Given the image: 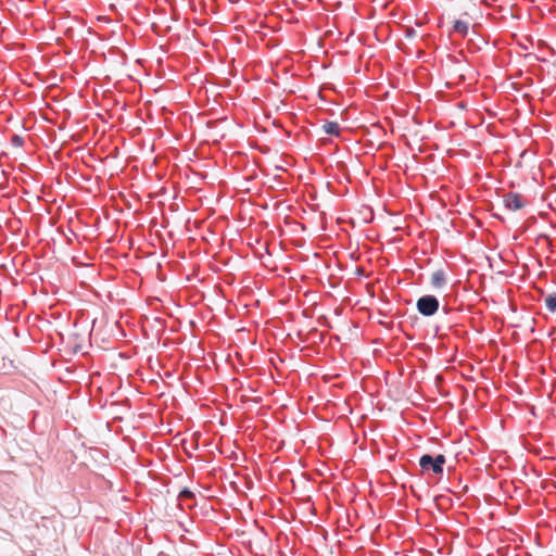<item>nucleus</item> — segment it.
I'll use <instances>...</instances> for the list:
<instances>
[{
	"mask_svg": "<svg viewBox=\"0 0 556 556\" xmlns=\"http://www.w3.org/2000/svg\"><path fill=\"white\" fill-rule=\"evenodd\" d=\"M445 463L446 458L443 454H438L435 456L431 454H424L419 458V466L424 472H433L438 476L443 475Z\"/></svg>",
	"mask_w": 556,
	"mask_h": 556,
	"instance_id": "obj_1",
	"label": "nucleus"
},
{
	"mask_svg": "<svg viewBox=\"0 0 556 556\" xmlns=\"http://www.w3.org/2000/svg\"><path fill=\"white\" fill-rule=\"evenodd\" d=\"M439 308L440 301L433 294H425L420 296L416 302L417 312L425 317L433 316L438 313Z\"/></svg>",
	"mask_w": 556,
	"mask_h": 556,
	"instance_id": "obj_2",
	"label": "nucleus"
},
{
	"mask_svg": "<svg viewBox=\"0 0 556 556\" xmlns=\"http://www.w3.org/2000/svg\"><path fill=\"white\" fill-rule=\"evenodd\" d=\"M504 206L509 211H519L525 207L526 201L523 197L516 192H508L503 197Z\"/></svg>",
	"mask_w": 556,
	"mask_h": 556,
	"instance_id": "obj_3",
	"label": "nucleus"
},
{
	"mask_svg": "<svg viewBox=\"0 0 556 556\" xmlns=\"http://www.w3.org/2000/svg\"><path fill=\"white\" fill-rule=\"evenodd\" d=\"M446 285V274L443 269L435 270L431 276V286L441 289Z\"/></svg>",
	"mask_w": 556,
	"mask_h": 556,
	"instance_id": "obj_4",
	"label": "nucleus"
},
{
	"mask_svg": "<svg viewBox=\"0 0 556 556\" xmlns=\"http://www.w3.org/2000/svg\"><path fill=\"white\" fill-rule=\"evenodd\" d=\"M323 130L325 134L334 136V137H339L341 134L340 125L337 122H330V121L326 122L323 125Z\"/></svg>",
	"mask_w": 556,
	"mask_h": 556,
	"instance_id": "obj_5",
	"label": "nucleus"
},
{
	"mask_svg": "<svg viewBox=\"0 0 556 556\" xmlns=\"http://www.w3.org/2000/svg\"><path fill=\"white\" fill-rule=\"evenodd\" d=\"M453 30L462 35V37H466L468 35L469 24L465 21L457 20L454 22Z\"/></svg>",
	"mask_w": 556,
	"mask_h": 556,
	"instance_id": "obj_6",
	"label": "nucleus"
},
{
	"mask_svg": "<svg viewBox=\"0 0 556 556\" xmlns=\"http://www.w3.org/2000/svg\"><path fill=\"white\" fill-rule=\"evenodd\" d=\"M545 306L551 313L556 312V293L548 294L545 298Z\"/></svg>",
	"mask_w": 556,
	"mask_h": 556,
	"instance_id": "obj_7",
	"label": "nucleus"
},
{
	"mask_svg": "<svg viewBox=\"0 0 556 556\" xmlns=\"http://www.w3.org/2000/svg\"><path fill=\"white\" fill-rule=\"evenodd\" d=\"M179 498L182 500H192L194 498V493L189 488H184L178 495Z\"/></svg>",
	"mask_w": 556,
	"mask_h": 556,
	"instance_id": "obj_8",
	"label": "nucleus"
},
{
	"mask_svg": "<svg viewBox=\"0 0 556 556\" xmlns=\"http://www.w3.org/2000/svg\"><path fill=\"white\" fill-rule=\"evenodd\" d=\"M11 143L14 147L21 148L24 146V139L20 135H14L11 139Z\"/></svg>",
	"mask_w": 556,
	"mask_h": 556,
	"instance_id": "obj_9",
	"label": "nucleus"
},
{
	"mask_svg": "<svg viewBox=\"0 0 556 556\" xmlns=\"http://www.w3.org/2000/svg\"><path fill=\"white\" fill-rule=\"evenodd\" d=\"M405 36L407 38H413V37L416 36V30L413 27H409V28L406 29Z\"/></svg>",
	"mask_w": 556,
	"mask_h": 556,
	"instance_id": "obj_10",
	"label": "nucleus"
},
{
	"mask_svg": "<svg viewBox=\"0 0 556 556\" xmlns=\"http://www.w3.org/2000/svg\"><path fill=\"white\" fill-rule=\"evenodd\" d=\"M443 311L445 314H448L450 309L447 308V306H443Z\"/></svg>",
	"mask_w": 556,
	"mask_h": 556,
	"instance_id": "obj_11",
	"label": "nucleus"
}]
</instances>
